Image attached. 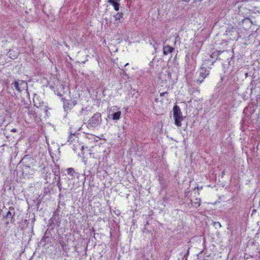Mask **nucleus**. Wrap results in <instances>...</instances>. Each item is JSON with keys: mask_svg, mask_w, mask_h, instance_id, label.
I'll use <instances>...</instances> for the list:
<instances>
[{"mask_svg": "<svg viewBox=\"0 0 260 260\" xmlns=\"http://www.w3.org/2000/svg\"><path fill=\"white\" fill-rule=\"evenodd\" d=\"M116 106L111 107L109 113V115L113 120H118L120 118L121 112L120 111H117Z\"/></svg>", "mask_w": 260, "mask_h": 260, "instance_id": "3", "label": "nucleus"}, {"mask_svg": "<svg viewBox=\"0 0 260 260\" xmlns=\"http://www.w3.org/2000/svg\"><path fill=\"white\" fill-rule=\"evenodd\" d=\"M13 84L15 89L18 91H22L27 88V83L23 80L15 81Z\"/></svg>", "mask_w": 260, "mask_h": 260, "instance_id": "4", "label": "nucleus"}, {"mask_svg": "<svg viewBox=\"0 0 260 260\" xmlns=\"http://www.w3.org/2000/svg\"><path fill=\"white\" fill-rule=\"evenodd\" d=\"M78 134H71V135L68 137V141L71 143H73L78 140Z\"/></svg>", "mask_w": 260, "mask_h": 260, "instance_id": "8", "label": "nucleus"}, {"mask_svg": "<svg viewBox=\"0 0 260 260\" xmlns=\"http://www.w3.org/2000/svg\"><path fill=\"white\" fill-rule=\"evenodd\" d=\"M191 57L192 58V60H194V59H193V54L191 55Z\"/></svg>", "mask_w": 260, "mask_h": 260, "instance_id": "19", "label": "nucleus"}, {"mask_svg": "<svg viewBox=\"0 0 260 260\" xmlns=\"http://www.w3.org/2000/svg\"><path fill=\"white\" fill-rule=\"evenodd\" d=\"M39 105L37 104V103L34 101V106L36 107V108L39 109L40 107H41V103H39Z\"/></svg>", "mask_w": 260, "mask_h": 260, "instance_id": "14", "label": "nucleus"}, {"mask_svg": "<svg viewBox=\"0 0 260 260\" xmlns=\"http://www.w3.org/2000/svg\"><path fill=\"white\" fill-rule=\"evenodd\" d=\"M102 120L101 114L96 112L88 120V127L95 128L101 124Z\"/></svg>", "mask_w": 260, "mask_h": 260, "instance_id": "2", "label": "nucleus"}, {"mask_svg": "<svg viewBox=\"0 0 260 260\" xmlns=\"http://www.w3.org/2000/svg\"><path fill=\"white\" fill-rule=\"evenodd\" d=\"M128 64V63H126L125 64V67H126V66H127Z\"/></svg>", "mask_w": 260, "mask_h": 260, "instance_id": "21", "label": "nucleus"}, {"mask_svg": "<svg viewBox=\"0 0 260 260\" xmlns=\"http://www.w3.org/2000/svg\"><path fill=\"white\" fill-rule=\"evenodd\" d=\"M11 213L10 211H9L7 214V216L8 217H9V216H11Z\"/></svg>", "mask_w": 260, "mask_h": 260, "instance_id": "17", "label": "nucleus"}, {"mask_svg": "<svg viewBox=\"0 0 260 260\" xmlns=\"http://www.w3.org/2000/svg\"><path fill=\"white\" fill-rule=\"evenodd\" d=\"M12 132H16V129L15 128H13L11 129V131Z\"/></svg>", "mask_w": 260, "mask_h": 260, "instance_id": "18", "label": "nucleus"}, {"mask_svg": "<svg viewBox=\"0 0 260 260\" xmlns=\"http://www.w3.org/2000/svg\"><path fill=\"white\" fill-rule=\"evenodd\" d=\"M187 58L189 59L188 55H186V60H187Z\"/></svg>", "mask_w": 260, "mask_h": 260, "instance_id": "20", "label": "nucleus"}, {"mask_svg": "<svg viewBox=\"0 0 260 260\" xmlns=\"http://www.w3.org/2000/svg\"><path fill=\"white\" fill-rule=\"evenodd\" d=\"M119 0H108V3L112 5L115 11H118L119 9Z\"/></svg>", "mask_w": 260, "mask_h": 260, "instance_id": "6", "label": "nucleus"}, {"mask_svg": "<svg viewBox=\"0 0 260 260\" xmlns=\"http://www.w3.org/2000/svg\"><path fill=\"white\" fill-rule=\"evenodd\" d=\"M58 95L59 96H61V94H58Z\"/></svg>", "mask_w": 260, "mask_h": 260, "instance_id": "24", "label": "nucleus"}, {"mask_svg": "<svg viewBox=\"0 0 260 260\" xmlns=\"http://www.w3.org/2000/svg\"><path fill=\"white\" fill-rule=\"evenodd\" d=\"M123 13L122 12L118 13L116 15H115L114 16L115 18V20L117 21V20H120V19L123 17Z\"/></svg>", "mask_w": 260, "mask_h": 260, "instance_id": "12", "label": "nucleus"}, {"mask_svg": "<svg viewBox=\"0 0 260 260\" xmlns=\"http://www.w3.org/2000/svg\"><path fill=\"white\" fill-rule=\"evenodd\" d=\"M152 41L154 42V44H153V46L154 48L156 49V48L158 47V45L157 43L156 42L155 40L154 39H152Z\"/></svg>", "mask_w": 260, "mask_h": 260, "instance_id": "15", "label": "nucleus"}, {"mask_svg": "<svg viewBox=\"0 0 260 260\" xmlns=\"http://www.w3.org/2000/svg\"><path fill=\"white\" fill-rule=\"evenodd\" d=\"M209 71L207 70L206 68H201L200 70V78L202 77V80H200V79H198L197 80V83H198L199 84H201L202 82L203 81L204 79L209 75Z\"/></svg>", "mask_w": 260, "mask_h": 260, "instance_id": "5", "label": "nucleus"}, {"mask_svg": "<svg viewBox=\"0 0 260 260\" xmlns=\"http://www.w3.org/2000/svg\"><path fill=\"white\" fill-rule=\"evenodd\" d=\"M168 94H169V93L168 92H167V91L164 92H161L160 93V96H165L166 95H168Z\"/></svg>", "mask_w": 260, "mask_h": 260, "instance_id": "16", "label": "nucleus"}, {"mask_svg": "<svg viewBox=\"0 0 260 260\" xmlns=\"http://www.w3.org/2000/svg\"><path fill=\"white\" fill-rule=\"evenodd\" d=\"M174 50V48L169 45H167L164 47L163 53L164 55H168L169 53H172Z\"/></svg>", "mask_w": 260, "mask_h": 260, "instance_id": "7", "label": "nucleus"}, {"mask_svg": "<svg viewBox=\"0 0 260 260\" xmlns=\"http://www.w3.org/2000/svg\"><path fill=\"white\" fill-rule=\"evenodd\" d=\"M199 79H200V80H202V77L200 78V76Z\"/></svg>", "mask_w": 260, "mask_h": 260, "instance_id": "22", "label": "nucleus"}, {"mask_svg": "<svg viewBox=\"0 0 260 260\" xmlns=\"http://www.w3.org/2000/svg\"><path fill=\"white\" fill-rule=\"evenodd\" d=\"M173 117L175 124L178 127H181L183 116L180 107L177 105H175L173 107Z\"/></svg>", "mask_w": 260, "mask_h": 260, "instance_id": "1", "label": "nucleus"}, {"mask_svg": "<svg viewBox=\"0 0 260 260\" xmlns=\"http://www.w3.org/2000/svg\"><path fill=\"white\" fill-rule=\"evenodd\" d=\"M68 174L72 176H74L75 171L73 168H70L67 170Z\"/></svg>", "mask_w": 260, "mask_h": 260, "instance_id": "11", "label": "nucleus"}, {"mask_svg": "<svg viewBox=\"0 0 260 260\" xmlns=\"http://www.w3.org/2000/svg\"><path fill=\"white\" fill-rule=\"evenodd\" d=\"M200 199H196L194 201L192 202V205L196 208H197L200 206Z\"/></svg>", "mask_w": 260, "mask_h": 260, "instance_id": "10", "label": "nucleus"}, {"mask_svg": "<svg viewBox=\"0 0 260 260\" xmlns=\"http://www.w3.org/2000/svg\"><path fill=\"white\" fill-rule=\"evenodd\" d=\"M36 94H34V96H36Z\"/></svg>", "mask_w": 260, "mask_h": 260, "instance_id": "23", "label": "nucleus"}, {"mask_svg": "<svg viewBox=\"0 0 260 260\" xmlns=\"http://www.w3.org/2000/svg\"><path fill=\"white\" fill-rule=\"evenodd\" d=\"M9 55L11 58L15 59L18 56V52L17 50H10L9 52Z\"/></svg>", "mask_w": 260, "mask_h": 260, "instance_id": "9", "label": "nucleus"}, {"mask_svg": "<svg viewBox=\"0 0 260 260\" xmlns=\"http://www.w3.org/2000/svg\"><path fill=\"white\" fill-rule=\"evenodd\" d=\"M57 185L58 187V188L60 189H61V185L60 179V177H59V178L58 179V180H57Z\"/></svg>", "mask_w": 260, "mask_h": 260, "instance_id": "13", "label": "nucleus"}]
</instances>
